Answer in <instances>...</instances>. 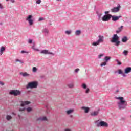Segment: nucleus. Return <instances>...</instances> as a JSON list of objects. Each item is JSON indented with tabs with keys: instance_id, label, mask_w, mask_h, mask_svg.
Here are the masks:
<instances>
[{
	"instance_id": "1",
	"label": "nucleus",
	"mask_w": 131,
	"mask_h": 131,
	"mask_svg": "<svg viewBox=\"0 0 131 131\" xmlns=\"http://www.w3.org/2000/svg\"><path fill=\"white\" fill-rule=\"evenodd\" d=\"M117 100H119L120 102H118V106L119 109L123 110L125 109L126 106H127V102L124 100L122 97H116Z\"/></svg>"
},
{
	"instance_id": "2",
	"label": "nucleus",
	"mask_w": 131,
	"mask_h": 131,
	"mask_svg": "<svg viewBox=\"0 0 131 131\" xmlns=\"http://www.w3.org/2000/svg\"><path fill=\"white\" fill-rule=\"evenodd\" d=\"M38 85V83L36 81H32L30 82L26 85V89H36L37 88V85Z\"/></svg>"
},
{
	"instance_id": "3",
	"label": "nucleus",
	"mask_w": 131,
	"mask_h": 131,
	"mask_svg": "<svg viewBox=\"0 0 131 131\" xmlns=\"http://www.w3.org/2000/svg\"><path fill=\"white\" fill-rule=\"evenodd\" d=\"M118 38H119V37L117 36V34H114V37L111 41V42H115V46H117V47H118V46H119V43H120V41H118Z\"/></svg>"
},
{
	"instance_id": "4",
	"label": "nucleus",
	"mask_w": 131,
	"mask_h": 131,
	"mask_svg": "<svg viewBox=\"0 0 131 131\" xmlns=\"http://www.w3.org/2000/svg\"><path fill=\"white\" fill-rule=\"evenodd\" d=\"M98 37H99V39L96 42H94L92 43V46H99L100 43L102 42H104V36L99 35L98 36Z\"/></svg>"
},
{
	"instance_id": "5",
	"label": "nucleus",
	"mask_w": 131,
	"mask_h": 131,
	"mask_svg": "<svg viewBox=\"0 0 131 131\" xmlns=\"http://www.w3.org/2000/svg\"><path fill=\"white\" fill-rule=\"evenodd\" d=\"M9 95H13V96H19L21 95V92L19 90H11Z\"/></svg>"
},
{
	"instance_id": "6",
	"label": "nucleus",
	"mask_w": 131,
	"mask_h": 131,
	"mask_svg": "<svg viewBox=\"0 0 131 131\" xmlns=\"http://www.w3.org/2000/svg\"><path fill=\"white\" fill-rule=\"evenodd\" d=\"M32 15H29L26 18V21L29 23V25H33V20Z\"/></svg>"
},
{
	"instance_id": "7",
	"label": "nucleus",
	"mask_w": 131,
	"mask_h": 131,
	"mask_svg": "<svg viewBox=\"0 0 131 131\" xmlns=\"http://www.w3.org/2000/svg\"><path fill=\"white\" fill-rule=\"evenodd\" d=\"M111 19V14H105L103 16L102 18V21L103 22H107V21H109Z\"/></svg>"
},
{
	"instance_id": "8",
	"label": "nucleus",
	"mask_w": 131,
	"mask_h": 131,
	"mask_svg": "<svg viewBox=\"0 0 131 131\" xmlns=\"http://www.w3.org/2000/svg\"><path fill=\"white\" fill-rule=\"evenodd\" d=\"M97 126H103L104 127H108V123L104 121H101L97 123Z\"/></svg>"
},
{
	"instance_id": "9",
	"label": "nucleus",
	"mask_w": 131,
	"mask_h": 131,
	"mask_svg": "<svg viewBox=\"0 0 131 131\" xmlns=\"http://www.w3.org/2000/svg\"><path fill=\"white\" fill-rule=\"evenodd\" d=\"M120 10V6H118L117 7H114L111 9V11L112 13H117V12H119Z\"/></svg>"
},
{
	"instance_id": "10",
	"label": "nucleus",
	"mask_w": 131,
	"mask_h": 131,
	"mask_svg": "<svg viewBox=\"0 0 131 131\" xmlns=\"http://www.w3.org/2000/svg\"><path fill=\"white\" fill-rule=\"evenodd\" d=\"M111 18H112V20L113 21H118V20H119L120 18H121V16H115V15H111Z\"/></svg>"
},
{
	"instance_id": "11",
	"label": "nucleus",
	"mask_w": 131,
	"mask_h": 131,
	"mask_svg": "<svg viewBox=\"0 0 131 131\" xmlns=\"http://www.w3.org/2000/svg\"><path fill=\"white\" fill-rule=\"evenodd\" d=\"M21 103H20L21 107H24V106H26L27 105H29L30 104V101H21Z\"/></svg>"
},
{
	"instance_id": "12",
	"label": "nucleus",
	"mask_w": 131,
	"mask_h": 131,
	"mask_svg": "<svg viewBox=\"0 0 131 131\" xmlns=\"http://www.w3.org/2000/svg\"><path fill=\"white\" fill-rule=\"evenodd\" d=\"M41 54H44L45 55H52L53 53L49 52V51L47 50H42L41 51Z\"/></svg>"
},
{
	"instance_id": "13",
	"label": "nucleus",
	"mask_w": 131,
	"mask_h": 131,
	"mask_svg": "<svg viewBox=\"0 0 131 131\" xmlns=\"http://www.w3.org/2000/svg\"><path fill=\"white\" fill-rule=\"evenodd\" d=\"M129 72H131V67H127L124 70V73L125 74H127L129 73Z\"/></svg>"
},
{
	"instance_id": "14",
	"label": "nucleus",
	"mask_w": 131,
	"mask_h": 131,
	"mask_svg": "<svg viewBox=\"0 0 131 131\" xmlns=\"http://www.w3.org/2000/svg\"><path fill=\"white\" fill-rule=\"evenodd\" d=\"M81 109L84 110L85 113H88L89 112V110H90V108L89 107L85 106L82 107Z\"/></svg>"
},
{
	"instance_id": "15",
	"label": "nucleus",
	"mask_w": 131,
	"mask_h": 131,
	"mask_svg": "<svg viewBox=\"0 0 131 131\" xmlns=\"http://www.w3.org/2000/svg\"><path fill=\"white\" fill-rule=\"evenodd\" d=\"M123 28V26H121L120 27L118 28V30L116 31V33H119V32H121Z\"/></svg>"
},
{
	"instance_id": "16",
	"label": "nucleus",
	"mask_w": 131,
	"mask_h": 131,
	"mask_svg": "<svg viewBox=\"0 0 131 131\" xmlns=\"http://www.w3.org/2000/svg\"><path fill=\"white\" fill-rule=\"evenodd\" d=\"M46 117H43L42 118L40 117L38 119V120H40L41 121H46L47 120Z\"/></svg>"
},
{
	"instance_id": "17",
	"label": "nucleus",
	"mask_w": 131,
	"mask_h": 131,
	"mask_svg": "<svg viewBox=\"0 0 131 131\" xmlns=\"http://www.w3.org/2000/svg\"><path fill=\"white\" fill-rule=\"evenodd\" d=\"M20 75H22L24 77H25L26 76H29V74L27 73V72L25 73H20Z\"/></svg>"
},
{
	"instance_id": "18",
	"label": "nucleus",
	"mask_w": 131,
	"mask_h": 131,
	"mask_svg": "<svg viewBox=\"0 0 131 131\" xmlns=\"http://www.w3.org/2000/svg\"><path fill=\"white\" fill-rule=\"evenodd\" d=\"M99 114V112L95 111L91 113V115L92 116H97Z\"/></svg>"
},
{
	"instance_id": "19",
	"label": "nucleus",
	"mask_w": 131,
	"mask_h": 131,
	"mask_svg": "<svg viewBox=\"0 0 131 131\" xmlns=\"http://www.w3.org/2000/svg\"><path fill=\"white\" fill-rule=\"evenodd\" d=\"M127 40H128V39L126 36H124L122 38V42H126Z\"/></svg>"
},
{
	"instance_id": "20",
	"label": "nucleus",
	"mask_w": 131,
	"mask_h": 131,
	"mask_svg": "<svg viewBox=\"0 0 131 131\" xmlns=\"http://www.w3.org/2000/svg\"><path fill=\"white\" fill-rule=\"evenodd\" d=\"M4 51H6V48L4 47H2L0 50V53L1 54V55H3V53Z\"/></svg>"
},
{
	"instance_id": "21",
	"label": "nucleus",
	"mask_w": 131,
	"mask_h": 131,
	"mask_svg": "<svg viewBox=\"0 0 131 131\" xmlns=\"http://www.w3.org/2000/svg\"><path fill=\"white\" fill-rule=\"evenodd\" d=\"M81 33V31L80 30H77L75 32V34L76 35H80Z\"/></svg>"
},
{
	"instance_id": "22",
	"label": "nucleus",
	"mask_w": 131,
	"mask_h": 131,
	"mask_svg": "<svg viewBox=\"0 0 131 131\" xmlns=\"http://www.w3.org/2000/svg\"><path fill=\"white\" fill-rule=\"evenodd\" d=\"M42 32L46 33V34H49V30L48 29H43L42 30Z\"/></svg>"
},
{
	"instance_id": "23",
	"label": "nucleus",
	"mask_w": 131,
	"mask_h": 131,
	"mask_svg": "<svg viewBox=\"0 0 131 131\" xmlns=\"http://www.w3.org/2000/svg\"><path fill=\"white\" fill-rule=\"evenodd\" d=\"M32 49H33L34 51H36V52H38L39 51L38 49L35 48V46L34 45L32 47Z\"/></svg>"
},
{
	"instance_id": "24",
	"label": "nucleus",
	"mask_w": 131,
	"mask_h": 131,
	"mask_svg": "<svg viewBox=\"0 0 131 131\" xmlns=\"http://www.w3.org/2000/svg\"><path fill=\"white\" fill-rule=\"evenodd\" d=\"M111 59V57L109 56H105L104 58V60L106 62H108V61H109V60H110Z\"/></svg>"
},
{
	"instance_id": "25",
	"label": "nucleus",
	"mask_w": 131,
	"mask_h": 131,
	"mask_svg": "<svg viewBox=\"0 0 131 131\" xmlns=\"http://www.w3.org/2000/svg\"><path fill=\"white\" fill-rule=\"evenodd\" d=\"M73 110H69L67 111V114L69 115V114H71V113H72V112H73Z\"/></svg>"
},
{
	"instance_id": "26",
	"label": "nucleus",
	"mask_w": 131,
	"mask_h": 131,
	"mask_svg": "<svg viewBox=\"0 0 131 131\" xmlns=\"http://www.w3.org/2000/svg\"><path fill=\"white\" fill-rule=\"evenodd\" d=\"M123 54L125 55V56H127V54H128V51L127 50H124L123 52Z\"/></svg>"
},
{
	"instance_id": "27",
	"label": "nucleus",
	"mask_w": 131,
	"mask_h": 131,
	"mask_svg": "<svg viewBox=\"0 0 131 131\" xmlns=\"http://www.w3.org/2000/svg\"><path fill=\"white\" fill-rule=\"evenodd\" d=\"M68 88H70V89H71L74 87V84H73V83L69 84L68 85Z\"/></svg>"
},
{
	"instance_id": "28",
	"label": "nucleus",
	"mask_w": 131,
	"mask_h": 131,
	"mask_svg": "<svg viewBox=\"0 0 131 131\" xmlns=\"http://www.w3.org/2000/svg\"><path fill=\"white\" fill-rule=\"evenodd\" d=\"M6 119L7 120H10V119H12V116H11L10 115H7L6 116Z\"/></svg>"
},
{
	"instance_id": "29",
	"label": "nucleus",
	"mask_w": 131,
	"mask_h": 131,
	"mask_svg": "<svg viewBox=\"0 0 131 131\" xmlns=\"http://www.w3.org/2000/svg\"><path fill=\"white\" fill-rule=\"evenodd\" d=\"M106 65H107V62H103L100 64V66H106Z\"/></svg>"
},
{
	"instance_id": "30",
	"label": "nucleus",
	"mask_w": 131,
	"mask_h": 131,
	"mask_svg": "<svg viewBox=\"0 0 131 131\" xmlns=\"http://www.w3.org/2000/svg\"><path fill=\"white\" fill-rule=\"evenodd\" d=\"M26 111H27L28 112H30L31 111H32V108H31V107H28V108L26 109Z\"/></svg>"
},
{
	"instance_id": "31",
	"label": "nucleus",
	"mask_w": 131,
	"mask_h": 131,
	"mask_svg": "<svg viewBox=\"0 0 131 131\" xmlns=\"http://www.w3.org/2000/svg\"><path fill=\"white\" fill-rule=\"evenodd\" d=\"M32 71L33 72H36V71H37V68H36V67H33Z\"/></svg>"
},
{
	"instance_id": "32",
	"label": "nucleus",
	"mask_w": 131,
	"mask_h": 131,
	"mask_svg": "<svg viewBox=\"0 0 131 131\" xmlns=\"http://www.w3.org/2000/svg\"><path fill=\"white\" fill-rule=\"evenodd\" d=\"M118 74H123V72H122V70L119 69L118 70Z\"/></svg>"
},
{
	"instance_id": "33",
	"label": "nucleus",
	"mask_w": 131,
	"mask_h": 131,
	"mask_svg": "<svg viewBox=\"0 0 131 131\" xmlns=\"http://www.w3.org/2000/svg\"><path fill=\"white\" fill-rule=\"evenodd\" d=\"M82 88H83V89L85 90V89H86V84H85V83L82 84Z\"/></svg>"
},
{
	"instance_id": "34",
	"label": "nucleus",
	"mask_w": 131,
	"mask_h": 131,
	"mask_svg": "<svg viewBox=\"0 0 131 131\" xmlns=\"http://www.w3.org/2000/svg\"><path fill=\"white\" fill-rule=\"evenodd\" d=\"M71 33V30H69V31H66V34L69 35Z\"/></svg>"
},
{
	"instance_id": "35",
	"label": "nucleus",
	"mask_w": 131,
	"mask_h": 131,
	"mask_svg": "<svg viewBox=\"0 0 131 131\" xmlns=\"http://www.w3.org/2000/svg\"><path fill=\"white\" fill-rule=\"evenodd\" d=\"M116 62L117 63V65H121V62L119 61L118 60H116Z\"/></svg>"
},
{
	"instance_id": "36",
	"label": "nucleus",
	"mask_w": 131,
	"mask_h": 131,
	"mask_svg": "<svg viewBox=\"0 0 131 131\" xmlns=\"http://www.w3.org/2000/svg\"><path fill=\"white\" fill-rule=\"evenodd\" d=\"M89 93H90V89L87 88L86 91H85V93L86 94H89Z\"/></svg>"
},
{
	"instance_id": "37",
	"label": "nucleus",
	"mask_w": 131,
	"mask_h": 131,
	"mask_svg": "<svg viewBox=\"0 0 131 131\" xmlns=\"http://www.w3.org/2000/svg\"><path fill=\"white\" fill-rule=\"evenodd\" d=\"M21 54H26V53H27L28 52H27L26 51L22 50L21 51Z\"/></svg>"
},
{
	"instance_id": "38",
	"label": "nucleus",
	"mask_w": 131,
	"mask_h": 131,
	"mask_svg": "<svg viewBox=\"0 0 131 131\" xmlns=\"http://www.w3.org/2000/svg\"><path fill=\"white\" fill-rule=\"evenodd\" d=\"M0 9L1 10H3V9H4V6H3L2 4L1 3H0Z\"/></svg>"
},
{
	"instance_id": "39",
	"label": "nucleus",
	"mask_w": 131,
	"mask_h": 131,
	"mask_svg": "<svg viewBox=\"0 0 131 131\" xmlns=\"http://www.w3.org/2000/svg\"><path fill=\"white\" fill-rule=\"evenodd\" d=\"M41 3V0H37L36 4H40Z\"/></svg>"
},
{
	"instance_id": "40",
	"label": "nucleus",
	"mask_w": 131,
	"mask_h": 131,
	"mask_svg": "<svg viewBox=\"0 0 131 131\" xmlns=\"http://www.w3.org/2000/svg\"><path fill=\"white\" fill-rule=\"evenodd\" d=\"M28 42L29 43H32V40L29 39Z\"/></svg>"
},
{
	"instance_id": "41",
	"label": "nucleus",
	"mask_w": 131,
	"mask_h": 131,
	"mask_svg": "<svg viewBox=\"0 0 131 131\" xmlns=\"http://www.w3.org/2000/svg\"><path fill=\"white\" fill-rule=\"evenodd\" d=\"M25 110V107H23V108H20L19 111H24Z\"/></svg>"
},
{
	"instance_id": "42",
	"label": "nucleus",
	"mask_w": 131,
	"mask_h": 131,
	"mask_svg": "<svg viewBox=\"0 0 131 131\" xmlns=\"http://www.w3.org/2000/svg\"><path fill=\"white\" fill-rule=\"evenodd\" d=\"M16 62H20V63H23L21 60H20L19 59H16Z\"/></svg>"
},
{
	"instance_id": "43",
	"label": "nucleus",
	"mask_w": 131,
	"mask_h": 131,
	"mask_svg": "<svg viewBox=\"0 0 131 131\" xmlns=\"http://www.w3.org/2000/svg\"><path fill=\"white\" fill-rule=\"evenodd\" d=\"M0 84L1 85H5V83L4 82H2V81H0Z\"/></svg>"
},
{
	"instance_id": "44",
	"label": "nucleus",
	"mask_w": 131,
	"mask_h": 131,
	"mask_svg": "<svg viewBox=\"0 0 131 131\" xmlns=\"http://www.w3.org/2000/svg\"><path fill=\"white\" fill-rule=\"evenodd\" d=\"M78 71H79V69H76L75 70V72H77Z\"/></svg>"
},
{
	"instance_id": "45",
	"label": "nucleus",
	"mask_w": 131,
	"mask_h": 131,
	"mask_svg": "<svg viewBox=\"0 0 131 131\" xmlns=\"http://www.w3.org/2000/svg\"><path fill=\"white\" fill-rule=\"evenodd\" d=\"M42 20H43V18H39V21H42Z\"/></svg>"
},
{
	"instance_id": "46",
	"label": "nucleus",
	"mask_w": 131,
	"mask_h": 131,
	"mask_svg": "<svg viewBox=\"0 0 131 131\" xmlns=\"http://www.w3.org/2000/svg\"><path fill=\"white\" fill-rule=\"evenodd\" d=\"M101 57H103V54H100L99 55V58H100Z\"/></svg>"
},
{
	"instance_id": "47",
	"label": "nucleus",
	"mask_w": 131,
	"mask_h": 131,
	"mask_svg": "<svg viewBox=\"0 0 131 131\" xmlns=\"http://www.w3.org/2000/svg\"><path fill=\"white\" fill-rule=\"evenodd\" d=\"M64 131H71V130L70 129H66Z\"/></svg>"
},
{
	"instance_id": "48",
	"label": "nucleus",
	"mask_w": 131,
	"mask_h": 131,
	"mask_svg": "<svg viewBox=\"0 0 131 131\" xmlns=\"http://www.w3.org/2000/svg\"><path fill=\"white\" fill-rule=\"evenodd\" d=\"M104 13L106 15H108V13H109V11H105Z\"/></svg>"
},
{
	"instance_id": "49",
	"label": "nucleus",
	"mask_w": 131,
	"mask_h": 131,
	"mask_svg": "<svg viewBox=\"0 0 131 131\" xmlns=\"http://www.w3.org/2000/svg\"><path fill=\"white\" fill-rule=\"evenodd\" d=\"M12 2H14V0H13Z\"/></svg>"
},
{
	"instance_id": "50",
	"label": "nucleus",
	"mask_w": 131,
	"mask_h": 131,
	"mask_svg": "<svg viewBox=\"0 0 131 131\" xmlns=\"http://www.w3.org/2000/svg\"><path fill=\"white\" fill-rule=\"evenodd\" d=\"M12 2H14V0H13Z\"/></svg>"
}]
</instances>
